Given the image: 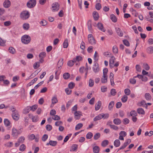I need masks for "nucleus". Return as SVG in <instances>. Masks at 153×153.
<instances>
[{
    "instance_id": "dca6fc26",
    "label": "nucleus",
    "mask_w": 153,
    "mask_h": 153,
    "mask_svg": "<svg viewBox=\"0 0 153 153\" xmlns=\"http://www.w3.org/2000/svg\"><path fill=\"white\" fill-rule=\"evenodd\" d=\"M93 16L95 21L97 20L99 18L98 13L96 11H94L93 13Z\"/></svg>"
},
{
    "instance_id": "bb28decb",
    "label": "nucleus",
    "mask_w": 153,
    "mask_h": 153,
    "mask_svg": "<svg viewBox=\"0 0 153 153\" xmlns=\"http://www.w3.org/2000/svg\"><path fill=\"white\" fill-rule=\"evenodd\" d=\"M147 52L149 54H152L153 53V47L150 46L147 49Z\"/></svg>"
},
{
    "instance_id": "f3484780",
    "label": "nucleus",
    "mask_w": 153,
    "mask_h": 153,
    "mask_svg": "<svg viewBox=\"0 0 153 153\" xmlns=\"http://www.w3.org/2000/svg\"><path fill=\"white\" fill-rule=\"evenodd\" d=\"M93 149L94 153H99L100 152V148L98 146H96L93 147Z\"/></svg>"
},
{
    "instance_id": "412c9836",
    "label": "nucleus",
    "mask_w": 153,
    "mask_h": 153,
    "mask_svg": "<svg viewBox=\"0 0 153 153\" xmlns=\"http://www.w3.org/2000/svg\"><path fill=\"white\" fill-rule=\"evenodd\" d=\"M74 61L75 62H79L80 61H82V56H77L76 58H74L73 59Z\"/></svg>"
},
{
    "instance_id": "f257e3e1",
    "label": "nucleus",
    "mask_w": 153,
    "mask_h": 153,
    "mask_svg": "<svg viewBox=\"0 0 153 153\" xmlns=\"http://www.w3.org/2000/svg\"><path fill=\"white\" fill-rule=\"evenodd\" d=\"M22 131V128H20L19 130H17L16 128L13 127L12 130V135L15 138H17L18 135L20 134Z\"/></svg>"
},
{
    "instance_id": "69168bd1",
    "label": "nucleus",
    "mask_w": 153,
    "mask_h": 153,
    "mask_svg": "<svg viewBox=\"0 0 153 153\" xmlns=\"http://www.w3.org/2000/svg\"><path fill=\"white\" fill-rule=\"evenodd\" d=\"M134 78H133L130 79L129 80L130 83L132 84H135L136 83V80L134 79Z\"/></svg>"
},
{
    "instance_id": "2eb2a0df",
    "label": "nucleus",
    "mask_w": 153,
    "mask_h": 153,
    "mask_svg": "<svg viewBox=\"0 0 153 153\" xmlns=\"http://www.w3.org/2000/svg\"><path fill=\"white\" fill-rule=\"evenodd\" d=\"M57 144V142L56 141H53L52 140H50L48 143H47V145H50L53 146H56Z\"/></svg>"
},
{
    "instance_id": "a18cd8bd",
    "label": "nucleus",
    "mask_w": 153,
    "mask_h": 153,
    "mask_svg": "<svg viewBox=\"0 0 153 153\" xmlns=\"http://www.w3.org/2000/svg\"><path fill=\"white\" fill-rule=\"evenodd\" d=\"M101 7V5L100 3H98L96 4L95 8L97 10H100Z\"/></svg>"
},
{
    "instance_id": "c9c22d12",
    "label": "nucleus",
    "mask_w": 153,
    "mask_h": 153,
    "mask_svg": "<svg viewBox=\"0 0 153 153\" xmlns=\"http://www.w3.org/2000/svg\"><path fill=\"white\" fill-rule=\"evenodd\" d=\"M145 97L147 100H149L151 99V96L149 93H146L145 94Z\"/></svg>"
},
{
    "instance_id": "338daca9",
    "label": "nucleus",
    "mask_w": 153,
    "mask_h": 153,
    "mask_svg": "<svg viewBox=\"0 0 153 153\" xmlns=\"http://www.w3.org/2000/svg\"><path fill=\"white\" fill-rule=\"evenodd\" d=\"M69 88H67L65 89V92L68 95H69L71 94V90Z\"/></svg>"
},
{
    "instance_id": "4468645a",
    "label": "nucleus",
    "mask_w": 153,
    "mask_h": 153,
    "mask_svg": "<svg viewBox=\"0 0 153 153\" xmlns=\"http://www.w3.org/2000/svg\"><path fill=\"white\" fill-rule=\"evenodd\" d=\"M97 26L98 28L101 31L104 32L105 31V29L104 28L103 25L101 23L99 22L97 24Z\"/></svg>"
},
{
    "instance_id": "052dcab7",
    "label": "nucleus",
    "mask_w": 153,
    "mask_h": 153,
    "mask_svg": "<svg viewBox=\"0 0 153 153\" xmlns=\"http://www.w3.org/2000/svg\"><path fill=\"white\" fill-rule=\"evenodd\" d=\"M144 68L146 71L149 70L150 69V67L147 63L143 64Z\"/></svg>"
},
{
    "instance_id": "bf43d9fd",
    "label": "nucleus",
    "mask_w": 153,
    "mask_h": 153,
    "mask_svg": "<svg viewBox=\"0 0 153 153\" xmlns=\"http://www.w3.org/2000/svg\"><path fill=\"white\" fill-rule=\"evenodd\" d=\"M130 90L128 88H126L124 90L125 94L127 95H129L130 94Z\"/></svg>"
},
{
    "instance_id": "393cba45",
    "label": "nucleus",
    "mask_w": 153,
    "mask_h": 153,
    "mask_svg": "<svg viewBox=\"0 0 153 153\" xmlns=\"http://www.w3.org/2000/svg\"><path fill=\"white\" fill-rule=\"evenodd\" d=\"M120 141L118 139L115 140L114 142V145L116 147H119L120 146Z\"/></svg>"
},
{
    "instance_id": "423d86ee",
    "label": "nucleus",
    "mask_w": 153,
    "mask_h": 153,
    "mask_svg": "<svg viewBox=\"0 0 153 153\" xmlns=\"http://www.w3.org/2000/svg\"><path fill=\"white\" fill-rule=\"evenodd\" d=\"M36 0H30L27 2V6L29 8H33L36 5Z\"/></svg>"
},
{
    "instance_id": "49530a36",
    "label": "nucleus",
    "mask_w": 153,
    "mask_h": 153,
    "mask_svg": "<svg viewBox=\"0 0 153 153\" xmlns=\"http://www.w3.org/2000/svg\"><path fill=\"white\" fill-rule=\"evenodd\" d=\"M100 134L99 133H96L94 136V139L95 140H97L100 137Z\"/></svg>"
},
{
    "instance_id": "f8f14e48",
    "label": "nucleus",
    "mask_w": 153,
    "mask_h": 153,
    "mask_svg": "<svg viewBox=\"0 0 153 153\" xmlns=\"http://www.w3.org/2000/svg\"><path fill=\"white\" fill-rule=\"evenodd\" d=\"M87 26L89 31L92 32L93 30L92 26V22L91 20H89L87 22Z\"/></svg>"
},
{
    "instance_id": "ddd939ff",
    "label": "nucleus",
    "mask_w": 153,
    "mask_h": 153,
    "mask_svg": "<svg viewBox=\"0 0 153 153\" xmlns=\"http://www.w3.org/2000/svg\"><path fill=\"white\" fill-rule=\"evenodd\" d=\"M114 59H115V57L114 56H111V59H110L109 60V65L111 68L114 67Z\"/></svg>"
},
{
    "instance_id": "3c124183",
    "label": "nucleus",
    "mask_w": 153,
    "mask_h": 153,
    "mask_svg": "<svg viewBox=\"0 0 153 153\" xmlns=\"http://www.w3.org/2000/svg\"><path fill=\"white\" fill-rule=\"evenodd\" d=\"M113 51L115 53H118V49L116 45L114 46L112 48Z\"/></svg>"
},
{
    "instance_id": "4be33fe9",
    "label": "nucleus",
    "mask_w": 153,
    "mask_h": 153,
    "mask_svg": "<svg viewBox=\"0 0 153 153\" xmlns=\"http://www.w3.org/2000/svg\"><path fill=\"white\" fill-rule=\"evenodd\" d=\"M114 105V102L113 101H112L110 102L108 106V108L109 111H111L112 110Z\"/></svg>"
},
{
    "instance_id": "603ef678",
    "label": "nucleus",
    "mask_w": 153,
    "mask_h": 153,
    "mask_svg": "<svg viewBox=\"0 0 153 153\" xmlns=\"http://www.w3.org/2000/svg\"><path fill=\"white\" fill-rule=\"evenodd\" d=\"M94 58V60H95V62H97L98 60V56L97 55V53L96 51H95V53Z\"/></svg>"
},
{
    "instance_id": "c756f323",
    "label": "nucleus",
    "mask_w": 153,
    "mask_h": 153,
    "mask_svg": "<svg viewBox=\"0 0 153 153\" xmlns=\"http://www.w3.org/2000/svg\"><path fill=\"white\" fill-rule=\"evenodd\" d=\"M75 62L74 61V59H73V60H71L68 61L67 63V65L69 67H72V66Z\"/></svg>"
},
{
    "instance_id": "6e6d98bb",
    "label": "nucleus",
    "mask_w": 153,
    "mask_h": 153,
    "mask_svg": "<svg viewBox=\"0 0 153 153\" xmlns=\"http://www.w3.org/2000/svg\"><path fill=\"white\" fill-rule=\"evenodd\" d=\"M129 121H130L128 119L126 118L123 120V122L124 124L126 125L128 124L129 123Z\"/></svg>"
},
{
    "instance_id": "5fc2aeb1",
    "label": "nucleus",
    "mask_w": 153,
    "mask_h": 153,
    "mask_svg": "<svg viewBox=\"0 0 153 153\" xmlns=\"http://www.w3.org/2000/svg\"><path fill=\"white\" fill-rule=\"evenodd\" d=\"M35 135L33 134L28 135V137L30 140H32L35 138Z\"/></svg>"
},
{
    "instance_id": "2f4dec72",
    "label": "nucleus",
    "mask_w": 153,
    "mask_h": 153,
    "mask_svg": "<svg viewBox=\"0 0 153 153\" xmlns=\"http://www.w3.org/2000/svg\"><path fill=\"white\" fill-rule=\"evenodd\" d=\"M40 62H35L33 64V67L34 69H36L39 68L40 66Z\"/></svg>"
},
{
    "instance_id": "4c0bfd02",
    "label": "nucleus",
    "mask_w": 153,
    "mask_h": 153,
    "mask_svg": "<svg viewBox=\"0 0 153 153\" xmlns=\"http://www.w3.org/2000/svg\"><path fill=\"white\" fill-rule=\"evenodd\" d=\"M4 123L5 125L6 126H10V121L7 119H5L4 120Z\"/></svg>"
},
{
    "instance_id": "37998d69",
    "label": "nucleus",
    "mask_w": 153,
    "mask_h": 153,
    "mask_svg": "<svg viewBox=\"0 0 153 153\" xmlns=\"http://www.w3.org/2000/svg\"><path fill=\"white\" fill-rule=\"evenodd\" d=\"M46 53L45 52H43L40 53L39 55V58H44L46 56Z\"/></svg>"
},
{
    "instance_id": "864d4df0",
    "label": "nucleus",
    "mask_w": 153,
    "mask_h": 153,
    "mask_svg": "<svg viewBox=\"0 0 153 153\" xmlns=\"http://www.w3.org/2000/svg\"><path fill=\"white\" fill-rule=\"evenodd\" d=\"M40 24L42 26H45L47 25V22L45 20L43 19L40 22Z\"/></svg>"
},
{
    "instance_id": "7c9ffc66",
    "label": "nucleus",
    "mask_w": 153,
    "mask_h": 153,
    "mask_svg": "<svg viewBox=\"0 0 153 153\" xmlns=\"http://www.w3.org/2000/svg\"><path fill=\"white\" fill-rule=\"evenodd\" d=\"M8 51L10 53L12 54H14L16 52L15 49L13 47H10Z\"/></svg>"
},
{
    "instance_id": "4d7b16f0",
    "label": "nucleus",
    "mask_w": 153,
    "mask_h": 153,
    "mask_svg": "<svg viewBox=\"0 0 153 153\" xmlns=\"http://www.w3.org/2000/svg\"><path fill=\"white\" fill-rule=\"evenodd\" d=\"M123 44L127 46H129L130 45L128 41L126 39H124L123 41Z\"/></svg>"
},
{
    "instance_id": "a878e982",
    "label": "nucleus",
    "mask_w": 153,
    "mask_h": 153,
    "mask_svg": "<svg viewBox=\"0 0 153 153\" xmlns=\"http://www.w3.org/2000/svg\"><path fill=\"white\" fill-rule=\"evenodd\" d=\"M137 111L139 114H144L145 113L144 110L142 108H138L137 109Z\"/></svg>"
},
{
    "instance_id": "680f3d73",
    "label": "nucleus",
    "mask_w": 153,
    "mask_h": 153,
    "mask_svg": "<svg viewBox=\"0 0 153 153\" xmlns=\"http://www.w3.org/2000/svg\"><path fill=\"white\" fill-rule=\"evenodd\" d=\"M71 135H72V134H69L68 135L66 136L64 140V142L65 143V142H67L68 141V140L69 137H71Z\"/></svg>"
},
{
    "instance_id": "7ed1b4c3",
    "label": "nucleus",
    "mask_w": 153,
    "mask_h": 153,
    "mask_svg": "<svg viewBox=\"0 0 153 153\" xmlns=\"http://www.w3.org/2000/svg\"><path fill=\"white\" fill-rule=\"evenodd\" d=\"M21 40L22 43L25 44H27L30 42L31 39L29 36L25 35L22 37Z\"/></svg>"
},
{
    "instance_id": "473e14b6",
    "label": "nucleus",
    "mask_w": 153,
    "mask_h": 153,
    "mask_svg": "<svg viewBox=\"0 0 153 153\" xmlns=\"http://www.w3.org/2000/svg\"><path fill=\"white\" fill-rule=\"evenodd\" d=\"M63 78L65 79H67L69 78L70 74L68 73H65L63 74Z\"/></svg>"
},
{
    "instance_id": "9b49d317",
    "label": "nucleus",
    "mask_w": 153,
    "mask_h": 153,
    "mask_svg": "<svg viewBox=\"0 0 153 153\" xmlns=\"http://www.w3.org/2000/svg\"><path fill=\"white\" fill-rule=\"evenodd\" d=\"M11 2L9 0H5L3 3L4 7L6 8L9 7L10 5Z\"/></svg>"
},
{
    "instance_id": "c85d7f7f",
    "label": "nucleus",
    "mask_w": 153,
    "mask_h": 153,
    "mask_svg": "<svg viewBox=\"0 0 153 153\" xmlns=\"http://www.w3.org/2000/svg\"><path fill=\"white\" fill-rule=\"evenodd\" d=\"M101 82L102 83H105L107 82V76H103L102 78L101 79Z\"/></svg>"
},
{
    "instance_id": "9d476101",
    "label": "nucleus",
    "mask_w": 153,
    "mask_h": 153,
    "mask_svg": "<svg viewBox=\"0 0 153 153\" xmlns=\"http://www.w3.org/2000/svg\"><path fill=\"white\" fill-rule=\"evenodd\" d=\"M104 117V114L102 113L99 114L94 118V121H96L103 118Z\"/></svg>"
},
{
    "instance_id": "09e8293b",
    "label": "nucleus",
    "mask_w": 153,
    "mask_h": 153,
    "mask_svg": "<svg viewBox=\"0 0 153 153\" xmlns=\"http://www.w3.org/2000/svg\"><path fill=\"white\" fill-rule=\"evenodd\" d=\"M94 82L93 80L92 79H90L89 81V86L90 87H92L94 85Z\"/></svg>"
},
{
    "instance_id": "a19ab883",
    "label": "nucleus",
    "mask_w": 153,
    "mask_h": 153,
    "mask_svg": "<svg viewBox=\"0 0 153 153\" xmlns=\"http://www.w3.org/2000/svg\"><path fill=\"white\" fill-rule=\"evenodd\" d=\"M23 27L24 30H27L29 28V25L28 23H25L23 25Z\"/></svg>"
},
{
    "instance_id": "774afa93",
    "label": "nucleus",
    "mask_w": 153,
    "mask_h": 153,
    "mask_svg": "<svg viewBox=\"0 0 153 153\" xmlns=\"http://www.w3.org/2000/svg\"><path fill=\"white\" fill-rule=\"evenodd\" d=\"M46 130L49 131H50L52 129V126L50 125H47L46 126Z\"/></svg>"
},
{
    "instance_id": "13d9d810",
    "label": "nucleus",
    "mask_w": 153,
    "mask_h": 153,
    "mask_svg": "<svg viewBox=\"0 0 153 153\" xmlns=\"http://www.w3.org/2000/svg\"><path fill=\"white\" fill-rule=\"evenodd\" d=\"M146 18L147 21H149L151 23H153V17H150L148 16H147Z\"/></svg>"
},
{
    "instance_id": "20e7f679",
    "label": "nucleus",
    "mask_w": 153,
    "mask_h": 153,
    "mask_svg": "<svg viewBox=\"0 0 153 153\" xmlns=\"http://www.w3.org/2000/svg\"><path fill=\"white\" fill-rule=\"evenodd\" d=\"M94 64L92 67V70L95 73H97L99 72L100 68L99 65L98 63L96 62H94Z\"/></svg>"
},
{
    "instance_id": "a211bd4d",
    "label": "nucleus",
    "mask_w": 153,
    "mask_h": 153,
    "mask_svg": "<svg viewBox=\"0 0 153 153\" xmlns=\"http://www.w3.org/2000/svg\"><path fill=\"white\" fill-rule=\"evenodd\" d=\"M110 19L114 22H116L117 21V19L116 16L113 14H111L110 16Z\"/></svg>"
},
{
    "instance_id": "cd10ccee",
    "label": "nucleus",
    "mask_w": 153,
    "mask_h": 153,
    "mask_svg": "<svg viewBox=\"0 0 153 153\" xmlns=\"http://www.w3.org/2000/svg\"><path fill=\"white\" fill-rule=\"evenodd\" d=\"M25 140V137L23 136H21L18 139V142H19L20 143H22L24 142Z\"/></svg>"
},
{
    "instance_id": "f704fd0d",
    "label": "nucleus",
    "mask_w": 153,
    "mask_h": 153,
    "mask_svg": "<svg viewBox=\"0 0 153 153\" xmlns=\"http://www.w3.org/2000/svg\"><path fill=\"white\" fill-rule=\"evenodd\" d=\"M63 45L64 48H66L68 47V40L67 39H66L65 40L63 43Z\"/></svg>"
},
{
    "instance_id": "6ab92c4d",
    "label": "nucleus",
    "mask_w": 153,
    "mask_h": 153,
    "mask_svg": "<svg viewBox=\"0 0 153 153\" xmlns=\"http://www.w3.org/2000/svg\"><path fill=\"white\" fill-rule=\"evenodd\" d=\"M102 105L101 102L100 101H98L97 102V105H96L95 107V110L96 111L99 110L100 108Z\"/></svg>"
},
{
    "instance_id": "72a5a7b5",
    "label": "nucleus",
    "mask_w": 153,
    "mask_h": 153,
    "mask_svg": "<svg viewBox=\"0 0 153 153\" xmlns=\"http://www.w3.org/2000/svg\"><path fill=\"white\" fill-rule=\"evenodd\" d=\"M51 101L52 104H54L56 103L58 101L56 97H53L51 99Z\"/></svg>"
},
{
    "instance_id": "0e129e2a",
    "label": "nucleus",
    "mask_w": 153,
    "mask_h": 153,
    "mask_svg": "<svg viewBox=\"0 0 153 153\" xmlns=\"http://www.w3.org/2000/svg\"><path fill=\"white\" fill-rule=\"evenodd\" d=\"M52 118L54 120H59L60 119V117L57 115H54Z\"/></svg>"
},
{
    "instance_id": "e2e57ef3",
    "label": "nucleus",
    "mask_w": 153,
    "mask_h": 153,
    "mask_svg": "<svg viewBox=\"0 0 153 153\" xmlns=\"http://www.w3.org/2000/svg\"><path fill=\"white\" fill-rule=\"evenodd\" d=\"M69 88L70 89H72L74 88L75 86V84L74 83L72 82H70L68 85Z\"/></svg>"
},
{
    "instance_id": "c03bdc74",
    "label": "nucleus",
    "mask_w": 153,
    "mask_h": 153,
    "mask_svg": "<svg viewBox=\"0 0 153 153\" xmlns=\"http://www.w3.org/2000/svg\"><path fill=\"white\" fill-rule=\"evenodd\" d=\"M38 106L36 105H34L32 106H29V108H30V110L34 111H35L37 108Z\"/></svg>"
},
{
    "instance_id": "58836bf2",
    "label": "nucleus",
    "mask_w": 153,
    "mask_h": 153,
    "mask_svg": "<svg viewBox=\"0 0 153 153\" xmlns=\"http://www.w3.org/2000/svg\"><path fill=\"white\" fill-rule=\"evenodd\" d=\"M83 126V124L82 123L78 124L76 126L75 129L76 130H77L81 128Z\"/></svg>"
},
{
    "instance_id": "0eeeda50",
    "label": "nucleus",
    "mask_w": 153,
    "mask_h": 153,
    "mask_svg": "<svg viewBox=\"0 0 153 153\" xmlns=\"http://www.w3.org/2000/svg\"><path fill=\"white\" fill-rule=\"evenodd\" d=\"M12 116L13 119L15 120H17L19 119V115L18 111H16L12 113Z\"/></svg>"
},
{
    "instance_id": "ea45409f",
    "label": "nucleus",
    "mask_w": 153,
    "mask_h": 153,
    "mask_svg": "<svg viewBox=\"0 0 153 153\" xmlns=\"http://www.w3.org/2000/svg\"><path fill=\"white\" fill-rule=\"evenodd\" d=\"M25 148L26 146L24 144H22L20 146L19 149L21 151L23 152L25 150Z\"/></svg>"
},
{
    "instance_id": "6e6552de",
    "label": "nucleus",
    "mask_w": 153,
    "mask_h": 153,
    "mask_svg": "<svg viewBox=\"0 0 153 153\" xmlns=\"http://www.w3.org/2000/svg\"><path fill=\"white\" fill-rule=\"evenodd\" d=\"M52 7L53 8V10H56V11H58L59 7V5L58 2H55L52 4Z\"/></svg>"
},
{
    "instance_id": "e433bc0d",
    "label": "nucleus",
    "mask_w": 153,
    "mask_h": 153,
    "mask_svg": "<svg viewBox=\"0 0 153 153\" xmlns=\"http://www.w3.org/2000/svg\"><path fill=\"white\" fill-rule=\"evenodd\" d=\"M38 78H36L32 80L28 84V85L29 86H30L31 85H32L37 80Z\"/></svg>"
},
{
    "instance_id": "de8ad7c7",
    "label": "nucleus",
    "mask_w": 153,
    "mask_h": 153,
    "mask_svg": "<svg viewBox=\"0 0 153 153\" xmlns=\"http://www.w3.org/2000/svg\"><path fill=\"white\" fill-rule=\"evenodd\" d=\"M130 115L133 117H136L137 115V114L135 111L132 110L131 111L130 113Z\"/></svg>"
},
{
    "instance_id": "f03ea898",
    "label": "nucleus",
    "mask_w": 153,
    "mask_h": 153,
    "mask_svg": "<svg viewBox=\"0 0 153 153\" xmlns=\"http://www.w3.org/2000/svg\"><path fill=\"white\" fill-rule=\"evenodd\" d=\"M30 16V14L28 11L25 10L22 12L20 15L21 18L23 19H28Z\"/></svg>"
},
{
    "instance_id": "8fccbe9b",
    "label": "nucleus",
    "mask_w": 153,
    "mask_h": 153,
    "mask_svg": "<svg viewBox=\"0 0 153 153\" xmlns=\"http://www.w3.org/2000/svg\"><path fill=\"white\" fill-rule=\"evenodd\" d=\"M93 134L91 132H89L86 135V137L88 139H90L93 137Z\"/></svg>"
},
{
    "instance_id": "1a4fd4ad",
    "label": "nucleus",
    "mask_w": 153,
    "mask_h": 153,
    "mask_svg": "<svg viewBox=\"0 0 153 153\" xmlns=\"http://www.w3.org/2000/svg\"><path fill=\"white\" fill-rule=\"evenodd\" d=\"M80 113H81V112L79 111H76L74 113V118L76 120H79L81 117V116L82 115Z\"/></svg>"
},
{
    "instance_id": "79ce46f5",
    "label": "nucleus",
    "mask_w": 153,
    "mask_h": 153,
    "mask_svg": "<svg viewBox=\"0 0 153 153\" xmlns=\"http://www.w3.org/2000/svg\"><path fill=\"white\" fill-rule=\"evenodd\" d=\"M128 97L126 95H124L121 98V101L123 102H125L127 101Z\"/></svg>"
},
{
    "instance_id": "39448f33",
    "label": "nucleus",
    "mask_w": 153,
    "mask_h": 153,
    "mask_svg": "<svg viewBox=\"0 0 153 153\" xmlns=\"http://www.w3.org/2000/svg\"><path fill=\"white\" fill-rule=\"evenodd\" d=\"M88 40L89 43L91 45H94L96 44V41L91 34L88 35Z\"/></svg>"
},
{
    "instance_id": "b1692460",
    "label": "nucleus",
    "mask_w": 153,
    "mask_h": 153,
    "mask_svg": "<svg viewBox=\"0 0 153 153\" xmlns=\"http://www.w3.org/2000/svg\"><path fill=\"white\" fill-rule=\"evenodd\" d=\"M116 32L117 34L120 36H122L123 35V33L122 32V31L119 28H116Z\"/></svg>"
},
{
    "instance_id": "5701e85b",
    "label": "nucleus",
    "mask_w": 153,
    "mask_h": 153,
    "mask_svg": "<svg viewBox=\"0 0 153 153\" xmlns=\"http://www.w3.org/2000/svg\"><path fill=\"white\" fill-rule=\"evenodd\" d=\"M109 143L108 141L107 140H103L101 143V146L103 147H105L108 145Z\"/></svg>"
},
{
    "instance_id": "aec40b11",
    "label": "nucleus",
    "mask_w": 153,
    "mask_h": 153,
    "mask_svg": "<svg viewBox=\"0 0 153 153\" xmlns=\"http://www.w3.org/2000/svg\"><path fill=\"white\" fill-rule=\"evenodd\" d=\"M113 122L115 124L119 125L121 123V121L119 118H115Z\"/></svg>"
}]
</instances>
